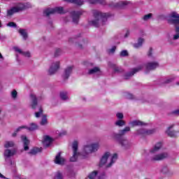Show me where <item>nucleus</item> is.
Segmentation results:
<instances>
[{"label": "nucleus", "instance_id": "nucleus-1", "mask_svg": "<svg viewBox=\"0 0 179 179\" xmlns=\"http://www.w3.org/2000/svg\"><path fill=\"white\" fill-rule=\"evenodd\" d=\"M79 146V143L76 141L73 142L72 149H73V156L70 158V161L76 162L78 159H87L89 155L94 152L99 150L100 148V144L99 143H92L86 145L83 147L81 152H78V148Z\"/></svg>", "mask_w": 179, "mask_h": 179}, {"label": "nucleus", "instance_id": "nucleus-2", "mask_svg": "<svg viewBox=\"0 0 179 179\" xmlns=\"http://www.w3.org/2000/svg\"><path fill=\"white\" fill-rule=\"evenodd\" d=\"M162 148L163 142L159 141L150 150L152 162H160V160H164V159L169 157V153L167 152L157 154Z\"/></svg>", "mask_w": 179, "mask_h": 179}, {"label": "nucleus", "instance_id": "nucleus-3", "mask_svg": "<svg viewBox=\"0 0 179 179\" xmlns=\"http://www.w3.org/2000/svg\"><path fill=\"white\" fill-rule=\"evenodd\" d=\"M92 13L94 17V20L89 21V24L90 26H94V27H99V26H103V24H106L107 22L108 17L110 15L106 13H101L97 10H93Z\"/></svg>", "mask_w": 179, "mask_h": 179}, {"label": "nucleus", "instance_id": "nucleus-4", "mask_svg": "<svg viewBox=\"0 0 179 179\" xmlns=\"http://www.w3.org/2000/svg\"><path fill=\"white\" fill-rule=\"evenodd\" d=\"M145 66V72L148 73L149 71H155L156 68H159V63L157 62H150L145 64L139 65L138 67L133 69L131 73H127L124 76V79H129L131 76H134L136 72H139Z\"/></svg>", "mask_w": 179, "mask_h": 179}, {"label": "nucleus", "instance_id": "nucleus-5", "mask_svg": "<svg viewBox=\"0 0 179 179\" xmlns=\"http://www.w3.org/2000/svg\"><path fill=\"white\" fill-rule=\"evenodd\" d=\"M117 159L118 155L115 153L111 155V153L108 152H105L101 157L99 166L103 167V166H106V167L110 168L117 162Z\"/></svg>", "mask_w": 179, "mask_h": 179}, {"label": "nucleus", "instance_id": "nucleus-6", "mask_svg": "<svg viewBox=\"0 0 179 179\" xmlns=\"http://www.w3.org/2000/svg\"><path fill=\"white\" fill-rule=\"evenodd\" d=\"M30 3H19L15 6L7 10L6 16L7 17L13 16V15H15V13H17V12H21V10H24V9L30 8Z\"/></svg>", "mask_w": 179, "mask_h": 179}, {"label": "nucleus", "instance_id": "nucleus-7", "mask_svg": "<svg viewBox=\"0 0 179 179\" xmlns=\"http://www.w3.org/2000/svg\"><path fill=\"white\" fill-rule=\"evenodd\" d=\"M168 23L171 24H174L175 27H179V14L176 12H171L167 18Z\"/></svg>", "mask_w": 179, "mask_h": 179}, {"label": "nucleus", "instance_id": "nucleus-8", "mask_svg": "<svg viewBox=\"0 0 179 179\" xmlns=\"http://www.w3.org/2000/svg\"><path fill=\"white\" fill-rule=\"evenodd\" d=\"M54 13H65V10L63 7H55L54 8H48L43 11V15L45 16H50V15H54Z\"/></svg>", "mask_w": 179, "mask_h": 179}, {"label": "nucleus", "instance_id": "nucleus-9", "mask_svg": "<svg viewBox=\"0 0 179 179\" xmlns=\"http://www.w3.org/2000/svg\"><path fill=\"white\" fill-rule=\"evenodd\" d=\"M156 132V129H138L136 131V135L138 136H148L149 135H153Z\"/></svg>", "mask_w": 179, "mask_h": 179}, {"label": "nucleus", "instance_id": "nucleus-10", "mask_svg": "<svg viewBox=\"0 0 179 179\" xmlns=\"http://www.w3.org/2000/svg\"><path fill=\"white\" fill-rule=\"evenodd\" d=\"M38 126H37L36 123H31L29 124V127L20 126L13 134V136H16V135L17 134V132L20 131L22 129H27L28 131H36V129H38Z\"/></svg>", "mask_w": 179, "mask_h": 179}, {"label": "nucleus", "instance_id": "nucleus-11", "mask_svg": "<svg viewBox=\"0 0 179 179\" xmlns=\"http://www.w3.org/2000/svg\"><path fill=\"white\" fill-rule=\"evenodd\" d=\"M131 131V127H126L122 129L119 130L118 133H113L112 134V138L113 139H120V138H122L124 135H126L127 132Z\"/></svg>", "mask_w": 179, "mask_h": 179}, {"label": "nucleus", "instance_id": "nucleus-12", "mask_svg": "<svg viewBox=\"0 0 179 179\" xmlns=\"http://www.w3.org/2000/svg\"><path fill=\"white\" fill-rule=\"evenodd\" d=\"M117 141L118 143L123 148V149H129V147L131 146V141L125 137H120V138H115Z\"/></svg>", "mask_w": 179, "mask_h": 179}, {"label": "nucleus", "instance_id": "nucleus-13", "mask_svg": "<svg viewBox=\"0 0 179 179\" xmlns=\"http://www.w3.org/2000/svg\"><path fill=\"white\" fill-rule=\"evenodd\" d=\"M59 69V61L53 62L48 70L49 75H54Z\"/></svg>", "mask_w": 179, "mask_h": 179}, {"label": "nucleus", "instance_id": "nucleus-14", "mask_svg": "<svg viewBox=\"0 0 179 179\" xmlns=\"http://www.w3.org/2000/svg\"><path fill=\"white\" fill-rule=\"evenodd\" d=\"M17 150L16 148L13 149H6L3 152V156L5 159H9L10 157H13L16 155Z\"/></svg>", "mask_w": 179, "mask_h": 179}, {"label": "nucleus", "instance_id": "nucleus-15", "mask_svg": "<svg viewBox=\"0 0 179 179\" xmlns=\"http://www.w3.org/2000/svg\"><path fill=\"white\" fill-rule=\"evenodd\" d=\"M83 12L82 10L71 12L73 22H74L76 24H78L79 22V17L81 15H83Z\"/></svg>", "mask_w": 179, "mask_h": 179}, {"label": "nucleus", "instance_id": "nucleus-16", "mask_svg": "<svg viewBox=\"0 0 179 179\" xmlns=\"http://www.w3.org/2000/svg\"><path fill=\"white\" fill-rule=\"evenodd\" d=\"M88 178L90 179H103L104 178V173L100 174L97 171H94L89 174Z\"/></svg>", "mask_w": 179, "mask_h": 179}, {"label": "nucleus", "instance_id": "nucleus-17", "mask_svg": "<svg viewBox=\"0 0 179 179\" xmlns=\"http://www.w3.org/2000/svg\"><path fill=\"white\" fill-rule=\"evenodd\" d=\"M65 158L61 156V152H58L55 158V164L63 166V164H65Z\"/></svg>", "mask_w": 179, "mask_h": 179}, {"label": "nucleus", "instance_id": "nucleus-18", "mask_svg": "<svg viewBox=\"0 0 179 179\" xmlns=\"http://www.w3.org/2000/svg\"><path fill=\"white\" fill-rule=\"evenodd\" d=\"M54 139L50 136H43V145L45 148H48V146L52 143Z\"/></svg>", "mask_w": 179, "mask_h": 179}, {"label": "nucleus", "instance_id": "nucleus-19", "mask_svg": "<svg viewBox=\"0 0 179 179\" xmlns=\"http://www.w3.org/2000/svg\"><path fill=\"white\" fill-rule=\"evenodd\" d=\"M13 50L15 52H17V54H20V55H22L23 57H27V58H30L31 57L29 52H24L22 49L19 48V47H14Z\"/></svg>", "mask_w": 179, "mask_h": 179}, {"label": "nucleus", "instance_id": "nucleus-20", "mask_svg": "<svg viewBox=\"0 0 179 179\" xmlns=\"http://www.w3.org/2000/svg\"><path fill=\"white\" fill-rule=\"evenodd\" d=\"M72 71H73V66H68L64 70V73L63 74V78L64 79H68V78H69V76H71V74L72 73Z\"/></svg>", "mask_w": 179, "mask_h": 179}, {"label": "nucleus", "instance_id": "nucleus-21", "mask_svg": "<svg viewBox=\"0 0 179 179\" xmlns=\"http://www.w3.org/2000/svg\"><path fill=\"white\" fill-rule=\"evenodd\" d=\"M88 75H97V76H100L101 75V70L100 69L99 67H94L92 69H90L88 71Z\"/></svg>", "mask_w": 179, "mask_h": 179}, {"label": "nucleus", "instance_id": "nucleus-22", "mask_svg": "<svg viewBox=\"0 0 179 179\" xmlns=\"http://www.w3.org/2000/svg\"><path fill=\"white\" fill-rule=\"evenodd\" d=\"M129 125L134 128V127H143V125H146V123L141 120H133L129 122Z\"/></svg>", "mask_w": 179, "mask_h": 179}, {"label": "nucleus", "instance_id": "nucleus-23", "mask_svg": "<svg viewBox=\"0 0 179 179\" xmlns=\"http://www.w3.org/2000/svg\"><path fill=\"white\" fill-rule=\"evenodd\" d=\"M30 99H31V108H36L37 107V97H36V95L31 94L30 95Z\"/></svg>", "mask_w": 179, "mask_h": 179}, {"label": "nucleus", "instance_id": "nucleus-24", "mask_svg": "<svg viewBox=\"0 0 179 179\" xmlns=\"http://www.w3.org/2000/svg\"><path fill=\"white\" fill-rule=\"evenodd\" d=\"M173 128H174V124L169 126L166 131L167 135H169V136H171V138H173V136H176V135H177V132L171 131Z\"/></svg>", "mask_w": 179, "mask_h": 179}, {"label": "nucleus", "instance_id": "nucleus-25", "mask_svg": "<svg viewBox=\"0 0 179 179\" xmlns=\"http://www.w3.org/2000/svg\"><path fill=\"white\" fill-rule=\"evenodd\" d=\"M176 27V34L173 35V38L172 39H169L168 42L169 43V44H173V41H176V40H178L179 38V27Z\"/></svg>", "mask_w": 179, "mask_h": 179}, {"label": "nucleus", "instance_id": "nucleus-26", "mask_svg": "<svg viewBox=\"0 0 179 179\" xmlns=\"http://www.w3.org/2000/svg\"><path fill=\"white\" fill-rule=\"evenodd\" d=\"M128 3V1H119L114 5H110V6L111 8H125Z\"/></svg>", "mask_w": 179, "mask_h": 179}, {"label": "nucleus", "instance_id": "nucleus-27", "mask_svg": "<svg viewBox=\"0 0 179 179\" xmlns=\"http://www.w3.org/2000/svg\"><path fill=\"white\" fill-rule=\"evenodd\" d=\"M108 66L109 68H111L115 73L122 72V69L118 67L117 66H116V64L113 62H109Z\"/></svg>", "mask_w": 179, "mask_h": 179}, {"label": "nucleus", "instance_id": "nucleus-28", "mask_svg": "<svg viewBox=\"0 0 179 179\" xmlns=\"http://www.w3.org/2000/svg\"><path fill=\"white\" fill-rule=\"evenodd\" d=\"M21 139L24 143V150H29V143H30V141L27 139V137H26L25 136H22L21 137Z\"/></svg>", "mask_w": 179, "mask_h": 179}, {"label": "nucleus", "instance_id": "nucleus-29", "mask_svg": "<svg viewBox=\"0 0 179 179\" xmlns=\"http://www.w3.org/2000/svg\"><path fill=\"white\" fill-rule=\"evenodd\" d=\"M64 2H68L69 3H74L75 5H83L85 3V1L83 0H64Z\"/></svg>", "mask_w": 179, "mask_h": 179}, {"label": "nucleus", "instance_id": "nucleus-30", "mask_svg": "<svg viewBox=\"0 0 179 179\" xmlns=\"http://www.w3.org/2000/svg\"><path fill=\"white\" fill-rule=\"evenodd\" d=\"M18 33L20 34V36H22L23 40H27V37H28L27 30L20 29L18 30Z\"/></svg>", "mask_w": 179, "mask_h": 179}, {"label": "nucleus", "instance_id": "nucleus-31", "mask_svg": "<svg viewBox=\"0 0 179 179\" xmlns=\"http://www.w3.org/2000/svg\"><path fill=\"white\" fill-rule=\"evenodd\" d=\"M144 41H145V38H143L142 37L138 38V43L134 44V48H141V47H142Z\"/></svg>", "mask_w": 179, "mask_h": 179}, {"label": "nucleus", "instance_id": "nucleus-32", "mask_svg": "<svg viewBox=\"0 0 179 179\" xmlns=\"http://www.w3.org/2000/svg\"><path fill=\"white\" fill-rule=\"evenodd\" d=\"M4 148L6 149H9L10 148H15V142L12 141H7L4 143Z\"/></svg>", "mask_w": 179, "mask_h": 179}, {"label": "nucleus", "instance_id": "nucleus-33", "mask_svg": "<svg viewBox=\"0 0 179 179\" xmlns=\"http://www.w3.org/2000/svg\"><path fill=\"white\" fill-rule=\"evenodd\" d=\"M88 3H101V5H106V0H87Z\"/></svg>", "mask_w": 179, "mask_h": 179}, {"label": "nucleus", "instance_id": "nucleus-34", "mask_svg": "<svg viewBox=\"0 0 179 179\" xmlns=\"http://www.w3.org/2000/svg\"><path fill=\"white\" fill-rule=\"evenodd\" d=\"M115 127H119V128H122V127H124L125 120H117L115 122Z\"/></svg>", "mask_w": 179, "mask_h": 179}, {"label": "nucleus", "instance_id": "nucleus-35", "mask_svg": "<svg viewBox=\"0 0 179 179\" xmlns=\"http://www.w3.org/2000/svg\"><path fill=\"white\" fill-rule=\"evenodd\" d=\"M40 152H41V148H34L30 150L29 155H37V153H40Z\"/></svg>", "mask_w": 179, "mask_h": 179}, {"label": "nucleus", "instance_id": "nucleus-36", "mask_svg": "<svg viewBox=\"0 0 179 179\" xmlns=\"http://www.w3.org/2000/svg\"><path fill=\"white\" fill-rule=\"evenodd\" d=\"M60 97L62 100H68L69 99L68 96V92H60Z\"/></svg>", "mask_w": 179, "mask_h": 179}, {"label": "nucleus", "instance_id": "nucleus-37", "mask_svg": "<svg viewBox=\"0 0 179 179\" xmlns=\"http://www.w3.org/2000/svg\"><path fill=\"white\" fill-rule=\"evenodd\" d=\"M152 17H153V14L149 13L143 17V20H144L145 22H148V20H150Z\"/></svg>", "mask_w": 179, "mask_h": 179}, {"label": "nucleus", "instance_id": "nucleus-38", "mask_svg": "<svg viewBox=\"0 0 179 179\" xmlns=\"http://www.w3.org/2000/svg\"><path fill=\"white\" fill-rule=\"evenodd\" d=\"M10 96L13 100H16V99H17V92L15 90H13L10 93Z\"/></svg>", "mask_w": 179, "mask_h": 179}, {"label": "nucleus", "instance_id": "nucleus-39", "mask_svg": "<svg viewBox=\"0 0 179 179\" xmlns=\"http://www.w3.org/2000/svg\"><path fill=\"white\" fill-rule=\"evenodd\" d=\"M48 122H47V116L43 115L42 117V120L41 121V125H47Z\"/></svg>", "mask_w": 179, "mask_h": 179}, {"label": "nucleus", "instance_id": "nucleus-40", "mask_svg": "<svg viewBox=\"0 0 179 179\" xmlns=\"http://www.w3.org/2000/svg\"><path fill=\"white\" fill-rule=\"evenodd\" d=\"M8 27H13V28H16L17 27V24L16 23L13 22H10L7 24Z\"/></svg>", "mask_w": 179, "mask_h": 179}, {"label": "nucleus", "instance_id": "nucleus-41", "mask_svg": "<svg viewBox=\"0 0 179 179\" xmlns=\"http://www.w3.org/2000/svg\"><path fill=\"white\" fill-rule=\"evenodd\" d=\"M41 114H43V108H39V111L36 112L35 113V117L36 118H38L40 117V115H41Z\"/></svg>", "mask_w": 179, "mask_h": 179}, {"label": "nucleus", "instance_id": "nucleus-42", "mask_svg": "<svg viewBox=\"0 0 179 179\" xmlns=\"http://www.w3.org/2000/svg\"><path fill=\"white\" fill-rule=\"evenodd\" d=\"M116 117H117V120H123L124 114L122 113H116Z\"/></svg>", "mask_w": 179, "mask_h": 179}, {"label": "nucleus", "instance_id": "nucleus-43", "mask_svg": "<svg viewBox=\"0 0 179 179\" xmlns=\"http://www.w3.org/2000/svg\"><path fill=\"white\" fill-rule=\"evenodd\" d=\"M115 50H117V48L115 46H113L110 49H108V52L109 54H114V52H115Z\"/></svg>", "mask_w": 179, "mask_h": 179}, {"label": "nucleus", "instance_id": "nucleus-44", "mask_svg": "<svg viewBox=\"0 0 179 179\" xmlns=\"http://www.w3.org/2000/svg\"><path fill=\"white\" fill-rule=\"evenodd\" d=\"M148 55L150 58H155V56H153V49L152 48H150Z\"/></svg>", "mask_w": 179, "mask_h": 179}, {"label": "nucleus", "instance_id": "nucleus-45", "mask_svg": "<svg viewBox=\"0 0 179 179\" xmlns=\"http://www.w3.org/2000/svg\"><path fill=\"white\" fill-rule=\"evenodd\" d=\"M55 179H62V173L57 172L55 176Z\"/></svg>", "mask_w": 179, "mask_h": 179}, {"label": "nucleus", "instance_id": "nucleus-46", "mask_svg": "<svg viewBox=\"0 0 179 179\" xmlns=\"http://www.w3.org/2000/svg\"><path fill=\"white\" fill-rule=\"evenodd\" d=\"M176 79V77L172 76L171 78H169L166 80V83H170V82H173Z\"/></svg>", "mask_w": 179, "mask_h": 179}, {"label": "nucleus", "instance_id": "nucleus-47", "mask_svg": "<svg viewBox=\"0 0 179 179\" xmlns=\"http://www.w3.org/2000/svg\"><path fill=\"white\" fill-rule=\"evenodd\" d=\"M127 55H128V51L127 50H122L120 52V57H127Z\"/></svg>", "mask_w": 179, "mask_h": 179}, {"label": "nucleus", "instance_id": "nucleus-48", "mask_svg": "<svg viewBox=\"0 0 179 179\" xmlns=\"http://www.w3.org/2000/svg\"><path fill=\"white\" fill-rule=\"evenodd\" d=\"M125 96L127 99H134V95L129 92L126 93Z\"/></svg>", "mask_w": 179, "mask_h": 179}, {"label": "nucleus", "instance_id": "nucleus-49", "mask_svg": "<svg viewBox=\"0 0 179 179\" xmlns=\"http://www.w3.org/2000/svg\"><path fill=\"white\" fill-rule=\"evenodd\" d=\"M171 114H173V115H179V109L172 111Z\"/></svg>", "mask_w": 179, "mask_h": 179}, {"label": "nucleus", "instance_id": "nucleus-50", "mask_svg": "<svg viewBox=\"0 0 179 179\" xmlns=\"http://www.w3.org/2000/svg\"><path fill=\"white\" fill-rule=\"evenodd\" d=\"M59 54H61V49L56 50V51L55 52V57H58V55H59Z\"/></svg>", "mask_w": 179, "mask_h": 179}, {"label": "nucleus", "instance_id": "nucleus-51", "mask_svg": "<svg viewBox=\"0 0 179 179\" xmlns=\"http://www.w3.org/2000/svg\"><path fill=\"white\" fill-rule=\"evenodd\" d=\"M129 34H131V32L129 30H127L126 34H124V38H127V37H129Z\"/></svg>", "mask_w": 179, "mask_h": 179}, {"label": "nucleus", "instance_id": "nucleus-52", "mask_svg": "<svg viewBox=\"0 0 179 179\" xmlns=\"http://www.w3.org/2000/svg\"><path fill=\"white\" fill-rule=\"evenodd\" d=\"M3 59H4L3 56L0 52V61H3Z\"/></svg>", "mask_w": 179, "mask_h": 179}, {"label": "nucleus", "instance_id": "nucleus-53", "mask_svg": "<svg viewBox=\"0 0 179 179\" xmlns=\"http://www.w3.org/2000/svg\"><path fill=\"white\" fill-rule=\"evenodd\" d=\"M140 36H145V32L143 31H141L140 32Z\"/></svg>", "mask_w": 179, "mask_h": 179}, {"label": "nucleus", "instance_id": "nucleus-54", "mask_svg": "<svg viewBox=\"0 0 179 179\" xmlns=\"http://www.w3.org/2000/svg\"><path fill=\"white\" fill-rule=\"evenodd\" d=\"M0 178H5V176H3V175H2V174L0 173Z\"/></svg>", "mask_w": 179, "mask_h": 179}, {"label": "nucleus", "instance_id": "nucleus-55", "mask_svg": "<svg viewBox=\"0 0 179 179\" xmlns=\"http://www.w3.org/2000/svg\"><path fill=\"white\" fill-rule=\"evenodd\" d=\"M17 61H19V55H17Z\"/></svg>", "mask_w": 179, "mask_h": 179}, {"label": "nucleus", "instance_id": "nucleus-56", "mask_svg": "<svg viewBox=\"0 0 179 179\" xmlns=\"http://www.w3.org/2000/svg\"><path fill=\"white\" fill-rule=\"evenodd\" d=\"M0 27H2V23L0 21Z\"/></svg>", "mask_w": 179, "mask_h": 179}, {"label": "nucleus", "instance_id": "nucleus-57", "mask_svg": "<svg viewBox=\"0 0 179 179\" xmlns=\"http://www.w3.org/2000/svg\"><path fill=\"white\" fill-rule=\"evenodd\" d=\"M1 113H2V109L0 108V115H1Z\"/></svg>", "mask_w": 179, "mask_h": 179}, {"label": "nucleus", "instance_id": "nucleus-58", "mask_svg": "<svg viewBox=\"0 0 179 179\" xmlns=\"http://www.w3.org/2000/svg\"><path fill=\"white\" fill-rule=\"evenodd\" d=\"M69 41H70V42L72 41V39H69Z\"/></svg>", "mask_w": 179, "mask_h": 179}, {"label": "nucleus", "instance_id": "nucleus-59", "mask_svg": "<svg viewBox=\"0 0 179 179\" xmlns=\"http://www.w3.org/2000/svg\"><path fill=\"white\" fill-rule=\"evenodd\" d=\"M0 13H1V10H0Z\"/></svg>", "mask_w": 179, "mask_h": 179}]
</instances>
